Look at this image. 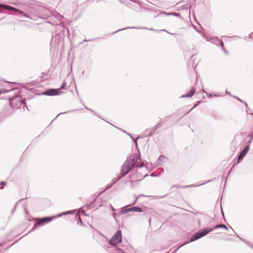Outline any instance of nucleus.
<instances>
[{
	"label": "nucleus",
	"mask_w": 253,
	"mask_h": 253,
	"mask_svg": "<svg viewBox=\"0 0 253 253\" xmlns=\"http://www.w3.org/2000/svg\"><path fill=\"white\" fill-rule=\"evenodd\" d=\"M231 228L232 229L233 233H234V235H233V233H231V234H230V235L231 236H237L238 237V238H239L240 237L235 233V232L234 231V230L232 228V227H231Z\"/></svg>",
	"instance_id": "obj_34"
},
{
	"label": "nucleus",
	"mask_w": 253,
	"mask_h": 253,
	"mask_svg": "<svg viewBox=\"0 0 253 253\" xmlns=\"http://www.w3.org/2000/svg\"><path fill=\"white\" fill-rule=\"evenodd\" d=\"M201 102V101H199L197 102L194 105V106L189 111H188L186 114H185L184 115H186L187 114H188L194 108H196L198 105H199L200 104Z\"/></svg>",
	"instance_id": "obj_25"
},
{
	"label": "nucleus",
	"mask_w": 253,
	"mask_h": 253,
	"mask_svg": "<svg viewBox=\"0 0 253 253\" xmlns=\"http://www.w3.org/2000/svg\"><path fill=\"white\" fill-rule=\"evenodd\" d=\"M67 31H68V32H69V29L68 28H66Z\"/></svg>",
	"instance_id": "obj_57"
},
{
	"label": "nucleus",
	"mask_w": 253,
	"mask_h": 253,
	"mask_svg": "<svg viewBox=\"0 0 253 253\" xmlns=\"http://www.w3.org/2000/svg\"><path fill=\"white\" fill-rule=\"evenodd\" d=\"M53 15L58 20H61L63 18V16H62L60 14L57 13H55Z\"/></svg>",
	"instance_id": "obj_24"
},
{
	"label": "nucleus",
	"mask_w": 253,
	"mask_h": 253,
	"mask_svg": "<svg viewBox=\"0 0 253 253\" xmlns=\"http://www.w3.org/2000/svg\"><path fill=\"white\" fill-rule=\"evenodd\" d=\"M94 0H87V3H89V4H91V3H93Z\"/></svg>",
	"instance_id": "obj_41"
},
{
	"label": "nucleus",
	"mask_w": 253,
	"mask_h": 253,
	"mask_svg": "<svg viewBox=\"0 0 253 253\" xmlns=\"http://www.w3.org/2000/svg\"><path fill=\"white\" fill-rule=\"evenodd\" d=\"M128 210H129V212L133 211L141 212L142 211V209L140 207L137 206L129 208V209H128Z\"/></svg>",
	"instance_id": "obj_15"
},
{
	"label": "nucleus",
	"mask_w": 253,
	"mask_h": 253,
	"mask_svg": "<svg viewBox=\"0 0 253 253\" xmlns=\"http://www.w3.org/2000/svg\"><path fill=\"white\" fill-rule=\"evenodd\" d=\"M86 108L87 109H88V108H87V107H86ZM88 110H90V111H91L92 112H93L95 114V115L96 116H97V117H98L99 118H100V119H101L103 120V119L101 118V117L100 116V115L99 114H98V113H97L96 112H94V111H93V110H91V109H88Z\"/></svg>",
	"instance_id": "obj_30"
},
{
	"label": "nucleus",
	"mask_w": 253,
	"mask_h": 253,
	"mask_svg": "<svg viewBox=\"0 0 253 253\" xmlns=\"http://www.w3.org/2000/svg\"><path fill=\"white\" fill-rule=\"evenodd\" d=\"M0 184L2 185V186L1 187H0V189H2L3 188L4 185H5V182L4 181H1L0 183Z\"/></svg>",
	"instance_id": "obj_36"
},
{
	"label": "nucleus",
	"mask_w": 253,
	"mask_h": 253,
	"mask_svg": "<svg viewBox=\"0 0 253 253\" xmlns=\"http://www.w3.org/2000/svg\"><path fill=\"white\" fill-rule=\"evenodd\" d=\"M189 242H186L184 244H187V243H188Z\"/></svg>",
	"instance_id": "obj_58"
},
{
	"label": "nucleus",
	"mask_w": 253,
	"mask_h": 253,
	"mask_svg": "<svg viewBox=\"0 0 253 253\" xmlns=\"http://www.w3.org/2000/svg\"><path fill=\"white\" fill-rule=\"evenodd\" d=\"M213 230L212 228H204L197 232L195 233L193 235L192 237L190 238V242H192L195 241L204 236L207 235L209 232L212 231Z\"/></svg>",
	"instance_id": "obj_4"
},
{
	"label": "nucleus",
	"mask_w": 253,
	"mask_h": 253,
	"mask_svg": "<svg viewBox=\"0 0 253 253\" xmlns=\"http://www.w3.org/2000/svg\"><path fill=\"white\" fill-rule=\"evenodd\" d=\"M163 13H165L168 15H172V16H174L176 17H181V15L179 13L170 12V13H166V12H164Z\"/></svg>",
	"instance_id": "obj_22"
},
{
	"label": "nucleus",
	"mask_w": 253,
	"mask_h": 253,
	"mask_svg": "<svg viewBox=\"0 0 253 253\" xmlns=\"http://www.w3.org/2000/svg\"><path fill=\"white\" fill-rule=\"evenodd\" d=\"M221 210L222 215L223 217L224 218V214L223 211H222V207L221 206Z\"/></svg>",
	"instance_id": "obj_43"
},
{
	"label": "nucleus",
	"mask_w": 253,
	"mask_h": 253,
	"mask_svg": "<svg viewBox=\"0 0 253 253\" xmlns=\"http://www.w3.org/2000/svg\"><path fill=\"white\" fill-rule=\"evenodd\" d=\"M213 37H211V40L212 41H211V42L213 43V44H214L218 46H220V44L219 43V42L217 41H215L213 39Z\"/></svg>",
	"instance_id": "obj_27"
},
{
	"label": "nucleus",
	"mask_w": 253,
	"mask_h": 253,
	"mask_svg": "<svg viewBox=\"0 0 253 253\" xmlns=\"http://www.w3.org/2000/svg\"><path fill=\"white\" fill-rule=\"evenodd\" d=\"M213 39L215 40V41H217L219 44H220V46L221 47L222 49L223 50V51L225 53H227V51L226 50V49L225 48L224 46V43H223V42L222 40H220L219 39V38L218 37H216V38H213Z\"/></svg>",
	"instance_id": "obj_14"
},
{
	"label": "nucleus",
	"mask_w": 253,
	"mask_h": 253,
	"mask_svg": "<svg viewBox=\"0 0 253 253\" xmlns=\"http://www.w3.org/2000/svg\"><path fill=\"white\" fill-rule=\"evenodd\" d=\"M226 93L228 94H230V92H228L227 90H226Z\"/></svg>",
	"instance_id": "obj_53"
},
{
	"label": "nucleus",
	"mask_w": 253,
	"mask_h": 253,
	"mask_svg": "<svg viewBox=\"0 0 253 253\" xmlns=\"http://www.w3.org/2000/svg\"><path fill=\"white\" fill-rule=\"evenodd\" d=\"M9 105L12 108L17 109H24L25 105V100L21 96H16L11 97L9 100Z\"/></svg>",
	"instance_id": "obj_2"
},
{
	"label": "nucleus",
	"mask_w": 253,
	"mask_h": 253,
	"mask_svg": "<svg viewBox=\"0 0 253 253\" xmlns=\"http://www.w3.org/2000/svg\"><path fill=\"white\" fill-rule=\"evenodd\" d=\"M93 40L92 39H89V40H84L83 41V42H88V41H92Z\"/></svg>",
	"instance_id": "obj_42"
},
{
	"label": "nucleus",
	"mask_w": 253,
	"mask_h": 253,
	"mask_svg": "<svg viewBox=\"0 0 253 253\" xmlns=\"http://www.w3.org/2000/svg\"><path fill=\"white\" fill-rule=\"evenodd\" d=\"M207 96L209 97H211L212 96H217L218 95H216V94H211V93H207Z\"/></svg>",
	"instance_id": "obj_33"
},
{
	"label": "nucleus",
	"mask_w": 253,
	"mask_h": 253,
	"mask_svg": "<svg viewBox=\"0 0 253 253\" xmlns=\"http://www.w3.org/2000/svg\"><path fill=\"white\" fill-rule=\"evenodd\" d=\"M211 117L214 119L215 120L219 119L218 116L214 113H213L211 114Z\"/></svg>",
	"instance_id": "obj_28"
},
{
	"label": "nucleus",
	"mask_w": 253,
	"mask_h": 253,
	"mask_svg": "<svg viewBox=\"0 0 253 253\" xmlns=\"http://www.w3.org/2000/svg\"><path fill=\"white\" fill-rule=\"evenodd\" d=\"M252 37V38H253V37Z\"/></svg>",
	"instance_id": "obj_61"
},
{
	"label": "nucleus",
	"mask_w": 253,
	"mask_h": 253,
	"mask_svg": "<svg viewBox=\"0 0 253 253\" xmlns=\"http://www.w3.org/2000/svg\"><path fill=\"white\" fill-rule=\"evenodd\" d=\"M192 56H192L191 57V58H190V59H189V63H190L191 61H193V60H192Z\"/></svg>",
	"instance_id": "obj_46"
},
{
	"label": "nucleus",
	"mask_w": 253,
	"mask_h": 253,
	"mask_svg": "<svg viewBox=\"0 0 253 253\" xmlns=\"http://www.w3.org/2000/svg\"><path fill=\"white\" fill-rule=\"evenodd\" d=\"M60 42V35L56 34L54 36H52L50 41V44L52 46H55L56 44H58Z\"/></svg>",
	"instance_id": "obj_11"
},
{
	"label": "nucleus",
	"mask_w": 253,
	"mask_h": 253,
	"mask_svg": "<svg viewBox=\"0 0 253 253\" xmlns=\"http://www.w3.org/2000/svg\"><path fill=\"white\" fill-rule=\"evenodd\" d=\"M5 92H7V90L5 89H0V95L2 93H5Z\"/></svg>",
	"instance_id": "obj_35"
},
{
	"label": "nucleus",
	"mask_w": 253,
	"mask_h": 253,
	"mask_svg": "<svg viewBox=\"0 0 253 253\" xmlns=\"http://www.w3.org/2000/svg\"><path fill=\"white\" fill-rule=\"evenodd\" d=\"M165 159V157L164 155H160L159 157V161H162L164 159Z\"/></svg>",
	"instance_id": "obj_32"
},
{
	"label": "nucleus",
	"mask_w": 253,
	"mask_h": 253,
	"mask_svg": "<svg viewBox=\"0 0 253 253\" xmlns=\"http://www.w3.org/2000/svg\"><path fill=\"white\" fill-rule=\"evenodd\" d=\"M224 228L226 230L228 229L227 226H226L225 224H218V225H215L213 227V229H216V228Z\"/></svg>",
	"instance_id": "obj_21"
},
{
	"label": "nucleus",
	"mask_w": 253,
	"mask_h": 253,
	"mask_svg": "<svg viewBox=\"0 0 253 253\" xmlns=\"http://www.w3.org/2000/svg\"><path fill=\"white\" fill-rule=\"evenodd\" d=\"M67 113V112H63V113H59V114H58V115L57 116L56 118H57V117H58V116L60 115L61 114H65V113Z\"/></svg>",
	"instance_id": "obj_47"
},
{
	"label": "nucleus",
	"mask_w": 253,
	"mask_h": 253,
	"mask_svg": "<svg viewBox=\"0 0 253 253\" xmlns=\"http://www.w3.org/2000/svg\"><path fill=\"white\" fill-rule=\"evenodd\" d=\"M76 218L77 220V224H79V225H83V223L82 222V220L81 219V216L79 214H77L76 215Z\"/></svg>",
	"instance_id": "obj_19"
},
{
	"label": "nucleus",
	"mask_w": 253,
	"mask_h": 253,
	"mask_svg": "<svg viewBox=\"0 0 253 253\" xmlns=\"http://www.w3.org/2000/svg\"><path fill=\"white\" fill-rule=\"evenodd\" d=\"M130 205H127L126 206H124L123 207L121 210L118 213V215H121V214H125L127 212H129V210H128V209H129L128 207Z\"/></svg>",
	"instance_id": "obj_16"
},
{
	"label": "nucleus",
	"mask_w": 253,
	"mask_h": 253,
	"mask_svg": "<svg viewBox=\"0 0 253 253\" xmlns=\"http://www.w3.org/2000/svg\"><path fill=\"white\" fill-rule=\"evenodd\" d=\"M146 29V28H143V27H126V28H123V29H119L115 32H114L112 33V34H115L118 32H120V31H123V30H126V29Z\"/></svg>",
	"instance_id": "obj_17"
},
{
	"label": "nucleus",
	"mask_w": 253,
	"mask_h": 253,
	"mask_svg": "<svg viewBox=\"0 0 253 253\" xmlns=\"http://www.w3.org/2000/svg\"><path fill=\"white\" fill-rule=\"evenodd\" d=\"M196 91V89L195 87H192L191 89L187 93L182 95L181 97L185 98V97H192L195 93Z\"/></svg>",
	"instance_id": "obj_13"
},
{
	"label": "nucleus",
	"mask_w": 253,
	"mask_h": 253,
	"mask_svg": "<svg viewBox=\"0 0 253 253\" xmlns=\"http://www.w3.org/2000/svg\"><path fill=\"white\" fill-rule=\"evenodd\" d=\"M22 200H23V199H20V200H19V201H18L16 203V205H15V206H14V209H13V211H12V212H14L15 211V209H16V207H17V204H18V202H20V201H22Z\"/></svg>",
	"instance_id": "obj_31"
},
{
	"label": "nucleus",
	"mask_w": 253,
	"mask_h": 253,
	"mask_svg": "<svg viewBox=\"0 0 253 253\" xmlns=\"http://www.w3.org/2000/svg\"><path fill=\"white\" fill-rule=\"evenodd\" d=\"M3 243H0V247H2L3 246Z\"/></svg>",
	"instance_id": "obj_52"
},
{
	"label": "nucleus",
	"mask_w": 253,
	"mask_h": 253,
	"mask_svg": "<svg viewBox=\"0 0 253 253\" xmlns=\"http://www.w3.org/2000/svg\"><path fill=\"white\" fill-rule=\"evenodd\" d=\"M239 238L240 239V240L241 241H243V242H244L245 243H246L248 246H249L251 248H252V249H253V244L250 243V242H249L248 241H245L242 238H241V237H239Z\"/></svg>",
	"instance_id": "obj_26"
},
{
	"label": "nucleus",
	"mask_w": 253,
	"mask_h": 253,
	"mask_svg": "<svg viewBox=\"0 0 253 253\" xmlns=\"http://www.w3.org/2000/svg\"><path fill=\"white\" fill-rule=\"evenodd\" d=\"M221 210L222 215L223 217L224 218V214L223 211H222V207L221 206Z\"/></svg>",
	"instance_id": "obj_44"
},
{
	"label": "nucleus",
	"mask_w": 253,
	"mask_h": 253,
	"mask_svg": "<svg viewBox=\"0 0 253 253\" xmlns=\"http://www.w3.org/2000/svg\"><path fill=\"white\" fill-rule=\"evenodd\" d=\"M14 5L18 6L19 8L23 9L24 10L26 11V12L30 13H33V10L32 9L34 8V5L33 4H28V3H18L16 2H14L13 3Z\"/></svg>",
	"instance_id": "obj_6"
},
{
	"label": "nucleus",
	"mask_w": 253,
	"mask_h": 253,
	"mask_svg": "<svg viewBox=\"0 0 253 253\" xmlns=\"http://www.w3.org/2000/svg\"><path fill=\"white\" fill-rule=\"evenodd\" d=\"M141 196L149 197V196H146V195H143V194H140L138 197H136V199L135 200L134 202L132 203V204H135V203L137 202V201L138 200V198L139 197H141Z\"/></svg>",
	"instance_id": "obj_29"
},
{
	"label": "nucleus",
	"mask_w": 253,
	"mask_h": 253,
	"mask_svg": "<svg viewBox=\"0 0 253 253\" xmlns=\"http://www.w3.org/2000/svg\"><path fill=\"white\" fill-rule=\"evenodd\" d=\"M14 111L13 108L11 107H6L3 108V109L1 111L0 113V118L3 119L6 118L12 114H13Z\"/></svg>",
	"instance_id": "obj_9"
},
{
	"label": "nucleus",
	"mask_w": 253,
	"mask_h": 253,
	"mask_svg": "<svg viewBox=\"0 0 253 253\" xmlns=\"http://www.w3.org/2000/svg\"><path fill=\"white\" fill-rule=\"evenodd\" d=\"M150 175L153 177L157 176L156 175H154L153 173H152Z\"/></svg>",
	"instance_id": "obj_49"
},
{
	"label": "nucleus",
	"mask_w": 253,
	"mask_h": 253,
	"mask_svg": "<svg viewBox=\"0 0 253 253\" xmlns=\"http://www.w3.org/2000/svg\"><path fill=\"white\" fill-rule=\"evenodd\" d=\"M13 244H14V243H13V244H11V246L13 245Z\"/></svg>",
	"instance_id": "obj_59"
},
{
	"label": "nucleus",
	"mask_w": 253,
	"mask_h": 253,
	"mask_svg": "<svg viewBox=\"0 0 253 253\" xmlns=\"http://www.w3.org/2000/svg\"><path fill=\"white\" fill-rule=\"evenodd\" d=\"M83 214L85 215H87V214L84 212Z\"/></svg>",
	"instance_id": "obj_56"
},
{
	"label": "nucleus",
	"mask_w": 253,
	"mask_h": 253,
	"mask_svg": "<svg viewBox=\"0 0 253 253\" xmlns=\"http://www.w3.org/2000/svg\"><path fill=\"white\" fill-rule=\"evenodd\" d=\"M137 158L134 155L128 157L122 166L121 173L116 179L113 180V184H114L126 175L135 166Z\"/></svg>",
	"instance_id": "obj_1"
},
{
	"label": "nucleus",
	"mask_w": 253,
	"mask_h": 253,
	"mask_svg": "<svg viewBox=\"0 0 253 253\" xmlns=\"http://www.w3.org/2000/svg\"><path fill=\"white\" fill-rule=\"evenodd\" d=\"M144 164L143 163L142 164H141V165H136V167L138 168H142L144 166Z\"/></svg>",
	"instance_id": "obj_38"
},
{
	"label": "nucleus",
	"mask_w": 253,
	"mask_h": 253,
	"mask_svg": "<svg viewBox=\"0 0 253 253\" xmlns=\"http://www.w3.org/2000/svg\"><path fill=\"white\" fill-rule=\"evenodd\" d=\"M149 30H151V31H153V30H154V29H152V28H150Z\"/></svg>",
	"instance_id": "obj_55"
},
{
	"label": "nucleus",
	"mask_w": 253,
	"mask_h": 253,
	"mask_svg": "<svg viewBox=\"0 0 253 253\" xmlns=\"http://www.w3.org/2000/svg\"><path fill=\"white\" fill-rule=\"evenodd\" d=\"M140 138V136H138L136 139L134 141V143H135V144L136 145V146H137V140L139 139Z\"/></svg>",
	"instance_id": "obj_37"
},
{
	"label": "nucleus",
	"mask_w": 253,
	"mask_h": 253,
	"mask_svg": "<svg viewBox=\"0 0 253 253\" xmlns=\"http://www.w3.org/2000/svg\"><path fill=\"white\" fill-rule=\"evenodd\" d=\"M101 0H96V2H99L100 1H101Z\"/></svg>",
	"instance_id": "obj_54"
},
{
	"label": "nucleus",
	"mask_w": 253,
	"mask_h": 253,
	"mask_svg": "<svg viewBox=\"0 0 253 253\" xmlns=\"http://www.w3.org/2000/svg\"><path fill=\"white\" fill-rule=\"evenodd\" d=\"M122 242V232L121 230H118L113 235L110 240L109 241L108 243L114 247H116L117 245Z\"/></svg>",
	"instance_id": "obj_5"
},
{
	"label": "nucleus",
	"mask_w": 253,
	"mask_h": 253,
	"mask_svg": "<svg viewBox=\"0 0 253 253\" xmlns=\"http://www.w3.org/2000/svg\"><path fill=\"white\" fill-rule=\"evenodd\" d=\"M113 216L114 217V218L116 219V216H119L120 215H118V213H113Z\"/></svg>",
	"instance_id": "obj_40"
},
{
	"label": "nucleus",
	"mask_w": 253,
	"mask_h": 253,
	"mask_svg": "<svg viewBox=\"0 0 253 253\" xmlns=\"http://www.w3.org/2000/svg\"><path fill=\"white\" fill-rule=\"evenodd\" d=\"M25 212L26 214H28L29 213H28V211L27 209H26V208H25Z\"/></svg>",
	"instance_id": "obj_45"
},
{
	"label": "nucleus",
	"mask_w": 253,
	"mask_h": 253,
	"mask_svg": "<svg viewBox=\"0 0 253 253\" xmlns=\"http://www.w3.org/2000/svg\"><path fill=\"white\" fill-rule=\"evenodd\" d=\"M111 208H112V210L113 211H115L116 210V209H114V208L112 206H111Z\"/></svg>",
	"instance_id": "obj_50"
},
{
	"label": "nucleus",
	"mask_w": 253,
	"mask_h": 253,
	"mask_svg": "<svg viewBox=\"0 0 253 253\" xmlns=\"http://www.w3.org/2000/svg\"><path fill=\"white\" fill-rule=\"evenodd\" d=\"M158 125H156V126L154 128H153L151 130V131L150 132V133L148 135V136H152L154 134V132L157 129V128L158 127Z\"/></svg>",
	"instance_id": "obj_23"
},
{
	"label": "nucleus",
	"mask_w": 253,
	"mask_h": 253,
	"mask_svg": "<svg viewBox=\"0 0 253 253\" xmlns=\"http://www.w3.org/2000/svg\"><path fill=\"white\" fill-rule=\"evenodd\" d=\"M13 244H14V243H13V244H11V246L13 245Z\"/></svg>",
	"instance_id": "obj_60"
},
{
	"label": "nucleus",
	"mask_w": 253,
	"mask_h": 253,
	"mask_svg": "<svg viewBox=\"0 0 253 253\" xmlns=\"http://www.w3.org/2000/svg\"><path fill=\"white\" fill-rule=\"evenodd\" d=\"M119 129H120L121 130H122L123 132H124V133H126V134H128V135H129V136L131 137V135H130L129 133L127 132H126V131H125V130H123V129H121V128H119Z\"/></svg>",
	"instance_id": "obj_39"
},
{
	"label": "nucleus",
	"mask_w": 253,
	"mask_h": 253,
	"mask_svg": "<svg viewBox=\"0 0 253 253\" xmlns=\"http://www.w3.org/2000/svg\"><path fill=\"white\" fill-rule=\"evenodd\" d=\"M67 86V83L65 81H64L63 82L60 88H49L46 89L42 93V95H45L47 96H55L60 95L63 93L62 91H61V89H66Z\"/></svg>",
	"instance_id": "obj_3"
},
{
	"label": "nucleus",
	"mask_w": 253,
	"mask_h": 253,
	"mask_svg": "<svg viewBox=\"0 0 253 253\" xmlns=\"http://www.w3.org/2000/svg\"><path fill=\"white\" fill-rule=\"evenodd\" d=\"M235 164H233V166H232V167L231 168V169L230 170V171H229V173H230V172H231V170L232 169H233V167L235 166Z\"/></svg>",
	"instance_id": "obj_48"
},
{
	"label": "nucleus",
	"mask_w": 253,
	"mask_h": 253,
	"mask_svg": "<svg viewBox=\"0 0 253 253\" xmlns=\"http://www.w3.org/2000/svg\"><path fill=\"white\" fill-rule=\"evenodd\" d=\"M235 97L239 101L242 102V101L240 99H239L238 97Z\"/></svg>",
	"instance_id": "obj_51"
},
{
	"label": "nucleus",
	"mask_w": 253,
	"mask_h": 253,
	"mask_svg": "<svg viewBox=\"0 0 253 253\" xmlns=\"http://www.w3.org/2000/svg\"><path fill=\"white\" fill-rule=\"evenodd\" d=\"M108 252L110 253H126L122 249L116 247H108Z\"/></svg>",
	"instance_id": "obj_12"
},
{
	"label": "nucleus",
	"mask_w": 253,
	"mask_h": 253,
	"mask_svg": "<svg viewBox=\"0 0 253 253\" xmlns=\"http://www.w3.org/2000/svg\"><path fill=\"white\" fill-rule=\"evenodd\" d=\"M54 218H55V217L54 216H46L40 218L39 222H37L35 223V224L34 225V227L30 230V232L35 230V228L39 225H44L45 223L51 221Z\"/></svg>",
	"instance_id": "obj_7"
},
{
	"label": "nucleus",
	"mask_w": 253,
	"mask_h": 253,
	"mask_svg": "<svg viewBox=\"0 0 253 253\" xmlns=\"http://www.w3.org/2000/svg\"><path fill=\"white\" fill-rule=\"evenodd\" d=\"M251 143V142L250 141L249 144L244 148L243 150L239 154L237 159V163L241 162L248 152L250 149V144Z\"/></svg>",
	"instance_id": "obj_10"
},
{
	"label": "nucleus",
	"mask_w": 253,
	"mask_h": 253,
	"mask_svg": "<svg viewBox=\"0 0 253 253\" xmlns=\"http://www.w3.org/2000/svg\"><path fill=\"white\" fill-rule=\"evenodd\" d=\"M210 181H211V180H209V181H208L204 183H202V184H200L199 185H194V184L188 185H186V186H184L183 188H189V187H196V186H200V185H203L205 183H208Z\"/></svg>",
	"instance_id": "obj_20"
},
{
	"label": "nucleus",
	"mask_w": 253,
	"mask_h": 253,
	"mask_svg": "<svg viewBox=\"0 0 253 253\" xmlns=\"http://www.w3.org/2000/svg\"><path fill=\"white\" fill-rule=\"evenodd\" d=\"M37 8L41 12L40 17L42 18L45 19L46 17L50 16L51 14H52L48 9L42 6L39 5L37 7Z\"/></svg>",
	"instance_id": "obj_8"
},
{
	"label": "nucleus",
	"mask_w": 253,
	"mask_h": 253,
	"mask_svg": "<svg viewBox=\"0 0 253 253\" xmlns=\"http://www.w3.org/2000/svg\"><path fill=\"white\" fill-rule=\"evenodd\" d=\"M75 212V211H64V212H63L62 213H61L60 214H58L57 215L54 216L55 217H60L62 215H67L68 214H70V213H74Z\"/></svg>",
	"instance_id": "obj_18"
}]
</instances>
